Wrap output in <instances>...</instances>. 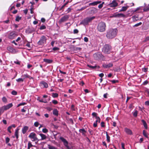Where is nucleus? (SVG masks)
I'll list each match as a JSON object with an SVG mask.
<instances>
[{"instance_id":"13d9d810","label":"nucleus","mask_w":149,"mask_h":149,"mask_svg":"<svg viewBox=\"0 0 149 149\" xmlns=\"http://www.w3.org/2000/svg\"><path fill=\"white\" fill-rule=\"evenodd\" d=\"M74 106L73 104H72L71 106V109L72 110L74 111L75 109L74 108Z\"/></svg>"},{"instance_id":"6e6552de","label":"nucleus","mask_w":149,"mask_h":149,"mask_svg":"<svg viewBox=\"0 0 149 149\" xmlns=\"http://www.w3.org/2000/svg\"><path fill=\"white\" fill-rule=\"evenodd\" d=\"M59 139L63 143V145L68 149H70V147L68 146V142L62 137H60Z\"/></svg>"},{"instance_id":"79ce46f5","label":"nucleus","mask_w":149,"mask_h":149,"mask_svg":"<svg viewBox=\"0 0 149 149\" xmlns=\"http://www.w3.org/2000/svg\"><path fill=\"white\" fill-rule=\"evenodd\" d=\"M92 115L93 116V117H95V118H96V117H97V114L95 112H93L92 114Z\"/></svg>"},{"instance_id":"ea45409f","label":"nucleus","mask_w":149,"mask_h":149,"mask_svg":"<svg viewBox=\"0 0 149 149\" xmlns=\"http://www.w3.org/2000/svg\"><path fill=\"white\" fill-rule=\"evenodd\" d=\"M142 24V23L141 22H140L139 23L136 24L135 25L133 26L134 27H137L140 25H141Z\"/></svg>"},{"instance_id":"58836bf2","label":"nucleus","mask_w":149,"mask_h":149,"mask_svg":"<svg viewBox=\"0 0 149 149\" xmlns=\"http://www.w3.org/2000/svg\"><path fill=\"white\" fill-rule=\"evenodd\" d=\"M104 2H102L101 4H100L99 5V6H98V8L99 9L103 7V4H104Z\"/></svg>"},{"instance_id":"bf43d9fd","label":"nucleus","mask_w":149,"mask_h":149,"mask_svg":"<svg viewBox=\"0 0 149 149\" xmlns=\"http://www.w3.org/2000/svg\"><path fill=\"white\" fill-rule=\"evenodd\" d=\"M52 102L54 104H56L58 103V101L55 100H53L52 101Z\"/></svg>"},{"instance_id":"aec40b11","label":"nucleus","mask_w":149,"mask_h":149,"mask_svg":"<svg viewBox=\"0 0 149 149\" xmlns=\"http://www.w3.org/2000/svg\"><path fill=\"white\" fill-rule=\"evenodd\" d=\"M141 121L145 129H147V125L146 121L144 120H141Z\"/></svg>"},{"instance_id":"f257e3e1","label":"nucleus","mask_w":149,"mask_h":149,"mask_svg":"<svg viewBox=\"0 0 149 149\" xmlns=\"http://www.w3.org/2000/svg\"><path fill=\"white\" fill-rule=\"evenodd\" d=\"M118 30L116 29H110L108 30L107 32L106 37L109 39L115 38L116 36Z\"/></svg>"},{"instance_id":"4d7b16f0","label":"nucleus","mask_w":149,"mask_h":149,"mask_svg":"<svg viewBox=\"0 0 149 149\" xmlns=\"http://www.w3.org/2000/svg\"><path fill=\"white\" fill-rule=\"evenodd\" d=\"M39 125V123L38 122H35L34 123V125L36 127H38Z\"/></svg>"},{"instance_id":"9d476101","label":"nucleus","mask_w":149,"mask_h":149,"mask_svg":"<svg viewBox=\"0 0 149 149\" xmlns=\"http://www.w3.org/2000/svg\"><path fill=\"white\" fill-rule=\"evenodd\" d=\"M126 17V15L123 14V13H114L113 15L111 16V17H118V18H120V17Z\"/></svg>"},{"instance_id":"a18cd8bd","label":"nucleus","mask_w":149,"mask_h":149,"mask_svg":"<svg viewBox=\"0 0 149 149\" xmlns=\"http://www.w3.org/2000/svg\"><path fill=\"white\" fill-rule=\"evenodd\" d=\"M59 49H60L58 47H53L52 49L53 51H57V50H59Z\"/></svg>"},{"instance_id":"7c9ffc66","label":"nucleus","mask_w":149,"mask_h":149,"mask_svg":"<svg viewBox=\"0 0 149 149\" xmlns=\"http://www.w3.org/2000/svg\"><path fill=\"white\" fill-rule=\"evenodd\" d=\"M106 137H107V142H109L110 141V136L108 135L107 132H106Z\"/></svg>"},{"instance_id":"0e129e2a","label":"nucleus","mask_w":149,"mask_h":149,"mask_svg":"<svg viewBox=\"0 0 149 149\" xmlns=\"http://www.w3.org/2000/svg\"><path fill=\"white\" fill-rule=\"evenodd\" d=\"M88 132H89L90 134L91 135H93V131L89 129L88 130Z\"/></svg>"},{"instance_id":"6e6d98bb","label":"nucleus","mask_w":149,"mask_h":149,"mask_svg":"<svg viewBox=\"0 0 149 149\" xmlns=\"http://www.w3.org/2000/svg\"><path fill=\"white\" fill-rule=\"evenodd\" d=\"M65 7L63 5L62 6L61 8H60L59 9V11H61L62 10V11H63V9H64Z\"/></svg>"},{"instance_id":"9b49d317","label":"nucleus","mask_w":149,"mask_h":149,"mask_svg":"<svg viewBox=\"0 0 149 149\" xmlns=\"http://www.w3.org/2000/svg\"><path fill=\"white\" fill-rule=\"evenodd\" d=\"M40 86L44 88H47L48 87V84L44 81H41L40 83Z\"/></svg>"},{"instance_id":"f704fd0d","label":"nucleus","mask_w":149,"mask_h":149,"mask_svg":"<svg viewBox=\"0 0 149 149\" xmlns=\"http://www.w3.org/2000/svg\"><path fill=\"white\" fill-rule=\"evenodd\" d=\"M46 29V26L44 25H42L41 26H40V28H39V29L40 30H42L45 29Z\"/></svg>"},{"instance_id":"b1692460","label":"nucleus","mask_w":149,"mask_h":149,"mask_svg":"<svg viewBox=\"0 0 149 149\" xmlns=\"http://www.w3.org/2000/svg\"><path fill=\"white\" fill-rule=\"evenodd\" d=\"M39 135L41 137V139L40 140H42L45 139L47 138L46 136L45 135L43 134H42V133L40 134Z\"/></svg>"},{"instance_id":"a211bd4d","label":"nucleus","mask_w":149,"mask_h":149,"mask_svg":"<svg viewBox=\"0 0 149 149\" xmlns=\"http://www.w3.org/2000/svg\"><path fill=\"white\" fill-rule=\"evenodd\" d=\"M101 2V1H95L92 3H90L89 4V6L91 5L95 6L97 5L98 4L100 3Z\"/></svg>"},{"instance_id":"69168bd1","label":"nucleus","mask_w":149,"mask_h":149,"mask_svg":"<svg viewBox=\"0 0 149 149\" xmlns=\"http://www.w3.org/2000/svg\"><path fill=\"white\" fill-rule=\"evenodd\" d=\"M81 48L80 47H76L74 50H79V51H81Z\"/></svg>"},{"instance_id":"c756f323","label":"nucleus","mask_w":149,"mask_h":149,"mask_svg":"<svg viewBox=\"0 0 149 149\" xmlns=\"http://www.w3.org/2000/svg\"><path fill=\"white\" fill-rule=\"evenodd\" d=\"M24 80V78L22 79L21 78H19L16 79V81L18 82H23Z\"/></svg>"},{"instance_id":"4c0bfd02","label":"nucleus","mask_w":149,"mask_h":149,"mask_svg":"<svg viewBox=\"0 0 149 149\" xmlns=\"http://www.w3.org/2000/svg\"><path fill=\"white\" fill-rule=\"evenodd\" d=\"M33 145H32L31 143V142H29L28 143V149H30V148L33 146Z\"/></svg>"},{"instance_id":"f03ea898","label":"nucleus","mask_w":149,"mask_h":149,"mask_svg":"<svg viewBox=\"0 0 149 149\" xmlns=\"http://www.w3.org/2000/svg\"><path fill=\"white\" fill-rule=\"evenodd\" d=\"M95 18V16L87 17L83 20L80 22V24H83L84 26L88 25L89 22H91Z\"/></svg>"},{"instance_id":"393cba45","label":"nucleus","mask_w":149,"mask_h":149,"mask_svg":"<svg viewBox=\"0 0 149 149\" xmlns=\"http://www.w3.org/2000/svg\"><path fill=\"white\" fill-rule=\"evenodd\" d=\"M128 8V6H123L122 7L121 9L119 11V12H120L122 11H125Z\"/></svg>"},{"instance_id":"680f3d73","label":"nucleus","mask_w":149,"mask_h":149,"mask_svg":"<svg viewBox=\"0 0 149 149\" xmlns=\"http://www.w3.org/2000/svg\"><path fill=\"white\" fill-rule=\"evenodd\" d=\"M71 10V9L70 8H68L67 10H66V11L67 12V13H68L70 12Z\"/></svg>"},{"instance_id":"603ef678","label":"nucleus","mask_w":149,"mask_h":149,"mask_svg":"<svg viewBox=\"0 0 149 149\" xmlns=\"http://www.w3.org/2000/svg\"><path fill=\"white\" fill-rule=\"evenodd\" d=\"M78 32L79 31L77 29H74L73 31V33L74 34H77Z\"/></svg>"},{"instance_id":"49530a36","label":"nucleus","mask_w":149,"mask_h":149,"mask_svg":"<svg viewBox=\"0 0 149 149\" xmlns=\"http://www.w3.org/2000/svg\"><path fill=\"white\" fill-rule=\"evenodd\" d=\"M10 141V139L9 138L7 137L6 138V143H8Z\"/></svg>"},{"instance_id":"39448f33","label":"nucleus","mask_w":149,"mask_h":149,"mask_svg":"<svg viewBox=\"0 0 149 149\" xmlns=\"http://www.w3.org/2000/svg\"><path fill=\"white\" fill-rule=\"evenodd\" d=\"M47 40V37L45 36H42L41 37L39 40L38 42V45H42L46 43Z\"/></svg>"},{"instance_id":"3c124183","label":"nucleus","mask_w":149,"mask_h":149,"mask_svg":"<svg viewBox=\"0 0 149 149\" xmlns=\"http://www.w3.org/2000/svg\"><path fill=\"white\" fill-rule=\"evenodd\" d=\"M27 43L26 44V46H27L29 48H31V46H30V42H29L28 41H27Z\"/></svg>"},{"instance_id":"cd10ccee","label":"nucleus","mask_w":149,"mask_h":149,"mask_svg":"<svg viewBox=\"0 0 149 149\" xmlns=\"http://www.w3.org/2000/svg\"><path fill=\"white\" fill-rule=\"evenodd\" d=\"M19 130V129H17L15 132V135L17 139H18V132Z\"/></svg>"},{"instance_id":"dca6fc26","label":"nucleus","mask_w":149,"mask_h":149,"mask_svg":"<svg viewBox=\"0 0 149 149\" xmlns=\"http://www.w3.org/2000/svg\"><path fill=\"white\" fill-rule=\"evenodd\" d=\"M79 132H80L82 134V135L84 136H86V131L84 129L82 128V129H80L79 130Z\"/></svg>"},{"instance_id":"864d4df0","label":"nucleus","mask_w":149,"mask_h":149,"mask_svg":"<svg viewBox=\"0 0 149 149\" xmlns=\"http://www.w3.org/2000/svg\"><path fill=\"white\" fill-rule=\"evenodd\" d=\"M14 63L17 65H20V62L18 60H17L16 61H14Z\"/></svg>"},{"instance_id":"c85d7f7f","label":"nucleus","mask_w":149,"mask_h":149,"mask_svg":"<svg viewBox=\"0 0 149 149\" xmlns=\"http://www.w3.org/2000/svg\"><path fill=\"white\" fill-rule=\"evenodd\" d=\"M87 66L89 68H91L92 69H95L96 67H98V68H100V67L98 66H97V65H95L94 66H92L91 65H87Z\"/></svg>"},{"instance_id":"37998d69","label":"nucleus","mask_w":149,"mask_h":149,"mask_svg":"<svg viewBox=\"0 0 149 149\" xmlns=\"http://www.w3.org/2000/svg\"><path fill=\"white\" fill-rule=\"evenodd\" d=\"M42 131L44 133H46L48 132V130L46 128H43L42 130Z\"/></svg>"},{"instance_id":"ddd939ff","label":"nucleus","mask_w":149,"mask_h":149,"mask_svg":"<svg viewBox=\"0 0 149 149\" xmlns=\"http://www.w3.org/2000/svg\"><path fill=\"white\" fill-rule=\"evenodd\" d=\"M113 66V64L112 63H109L108 64H104L102 65L103 67L105 68L112 67Z\"/></svg>"},{"instance_id":"8fccbe9b","label":"nucleus","mask_w":149,"mask_h":149,"mask_svg":"<svg viewBox=\"0 0 149 149\" xmlns=\"http://www.w3.org/2000/svg\"><path fill=\"white\" fill-rule=\"evenodd\" d=\"M49 146L48 148L49 149H57V148L53 146H51L50 145H48Z\"/></svg>"},{"instance_id":"473e14b6","label":"nucleus","mask_w":149,"mask_h":149,"mask_svg":"<svg viewBox=\"0 0 149 149\" xmlns=\"http://www.w3.org/2000/svg\"><path fill=\"white\" fill-rule=\"evenodd\" d=\"M138 113V112L137 110H135L133 113V115L135 117H136L137 116Z\"/></svg>"},{"instance_id":"f8f14e48","label":"nucleus","mask_w":149,"mask_h":149,"mask_svg":"<svg viewBox=\"0 0 149 149\" xmlns=\"http://www.w3.org/2000/svg\"><path fill=\"white\" fill-rule=\"evenodd\" d=\"M109 5L111 7H115L118 6V3L116 0H114L109 4Z\"/></svg>"},{"instance_id":"052dcab7","label":"nucleus","mask_w":149,"mask_h":149,"mask_svg":"<svg viewBox=\"0 0 149 149\" xmlns=\"http://www.w3.org/2000/svg\"><path fill=\"white\" fill-rule=\"evenodd\" d=\"M52 96L54 97H56L58 96V94H52Z\"/></svg>"},{"instance_id":"7ed1b4c3","label":"nucleus","mask_w":149,"mask_h":149,"mask_svg":"<svg viewBox=\"0 0 149 149\" xmlns=\"http://www.w3.org/2000/svg\"><path fill=\"white\" fill-rule=\"evenodd\" d=\"M106 24L103 22H100L98 24L97 29L98 31L100 32H103L106 30Z\"/></svg>"},{"instance_id":"bb28decb","label":"nucleus","mask_w":149,"mask_h":149,"mask_svg":"<svg viewBox=\"0 0 149 149\" xmlns=\"http://www.w3.org/2000/svg\"><path fill=\"white\" fill-rule=\"evenodd\" d=\"M5 110H6L4 106L0 108V115L4 112Z\"/></svg>"},{"instance_id":"c03bdc74","label":"nucleus","mask_w":149,"mask_h":149,"mask_svg":"<svg viewBox=\"0 0 149 149\" xmlns=\"http://www.w3.org/2000/svg\"><path fill=\"white\" fill-rule=\"evenodd\" d=\"M148 68H142V70L144 72H146L148 71Z\"/></svg>"},{"instance_id":"f3484780","label":"nucleus","mask_w":149,"mask_h":149,"mask_svg":"<svg viewBox=\"0 0 149 149\" xmlns=\"http://www.w3.org/2000/svg\"><path fill=\"white\" fill-rule=\"evenodd\" d=\"M44 62L50 64L52 63L53 62V60L52 59L44 58L43 59Z\"/></svg>"},{"instance_id":"5fc2aeb1","label":"nucleus","mask_w":149,"mask_h":149,"mask_svg":"<svg viewBox=\"0 0 149 149\" xmlns=\"http://www.w3.org/2000/svg\"><path fill=\"white\" fill-rule=\"evenodd\" d=\"M111 81L113 84H115L116 83L118 82V81L117 80H112Z\"/></svg>"},{"instance_id":"de8ad7c7","label":"nucleus","mask_w":149,"mask_h":149,"mask_svg":"<svg viewBox=\"0 0 149 149\" xmlns=\"http://www.w3.org/2000/svg\"><path fill=\"white\" fill-rule=\"evenodd\" d=\"M26 104V103L25 102H22L19 104L17 106V107H18L20 106H23Z\"/></svg>"},{"instance_id":"20e7f679","label":"nucleus","mask_w":149,"mask_h":149,"mask_svg":"<svg viewBox=\"0 0 149 149\" xmlns=\"http://www.w3.org/2000/svg\"><path fill=\"white\" fill-rule=\"evenodd\" d=\"M111 46L108 44H105L102 49V51L105 54H109L111 49Z\"/></svg>"},{"instance_id":"423d86ee","label":"nucleus","mask_w":149,"mask_h":149,"mask_svg":"<svg viewBox=\"0 0 149 149\" xmlns=\"http://www.w3.org/2000/svg\"><path fill=\"white\" fill-rule=\"evenodd\" d=\"M18 36V34L16 32L14 31L10 32L8 36V38L10 39H14L15 38Z\"/></svg>"},{"instance_id":"0eeeda50","label":"nucleus","mask_w":149,"mask_h":149,"mask_svg":"<svg viewBox=\"0 0 149 149\" xmlns=\"http://www.w3.org/2000/svg\"><path fill=\"white\" fill-rule=\"evenodd\" d=\"M29 137L31 139H33V140L32 141H37V142H38L40 140L38 139L37 137L36 136V134L34 132L31 133L29 134Z\"/></svg>"},{"instance_id":"5701e85b","label":"nucleus","mask_w":149,"mask_h":149,"mask_svg":"<svg viewBox=\"0 0 149 149\" xmlns=\"http://www.w3.org/2000/svg\"><path fill=\"white\" fill-rule=\"evenodd\" d=\"M13 106V104L12 103H10L6 105V106H4V107L6 109V110H7L11 107H12Z\"/></svg>"},{"instance_id":"4be33fe9","label":"nucleus","mask_w":149,"mask_h":149,"mask_svg":"<svg viewBox=\"0 0 149 149\" xmlns=\"http://www.w3.org/2000/svg\"><path fill=\"white\" fill-rule=\"evenodd\" d=\"M29 127L27 126H24L22 129V132L23 134H25L28 130Z\"/></svg>"},{"instance_id":"774afa93","label":"nucleus","mask_w":149,"mask_h":149,"mask_svg":"<svg viewBox=\"0 0 149 149\" xmlns=\"http://www.w3.org/2000/svg\"><path fill=\"white\" fill-rule=\"evenodd\" d=\"M143 10L144 11H147L149 10V7L147 8H145L143 9Z\"/></svg>"},{"instance_id":"6ab92c4d","label":"nucleus","mask_w":149,"mask_h":149,"mask_svg":"<svg viewBox=\"0 0 149 149\" xmlns=\"http://www.w3.org/2000/svg\"><path fill=\"white\" fill-rule=\"evenodd\" d=\"M22 76L24 77V79L25 78H28L29 79H33V77H31V76H30L27 74H24L23 75H22Z\"/></svg>"},{"instance_id":"338daca9","label":"nucleus","mask_w":149,"mask_h":149,"mask_svg":"<svg viewBox=\"0 0 149 149\" xmlns=\"http://www.w3.org/2000/svg\"><path fill=\"white\" fill-rule=\"evenodd\" d=\"M145 104L147 106H149V101H147L145 102Z\"/></svg>"},{"instance_id":"412c9836","label":"nucleus","mask_w":149,"mask_h":149,"mask_svg":"<svg viewBox=\"0 0 149 149\" xmlns=\"http://www.w3.org/2000/svg\"><path fill=\"white\" fill-rule=\"evenodd\" d=\"M133 21L134 22H136L138 20V16L137 15H135L132 17Z\"/></svg>"},{"instance_id":"c9c22d12","label":"nucleus","mask_w":149,"mask_h":149,"mask_svg":"<svg viewBox=\"0 0 149 149\" xmlns=\"http://www.w3.org/2000/svg\"><path fill=\"white\" fill-rule=\"evenodd\" d=\"M148 40H149V36H147L145 38L144 40L143 41V42H145Z\"/></svg>"},{"instance_id":"e2e57ef3","label":"nucleus","mask_w":149,"mask_h":149,"mask_svg":"<svg viewBox=\"0 0 149 149\" xmlns=\"http://www.w3.org/2000/svg\"><path fill=\"white\" fill-rule=\"evenodd\" d=\"M84 40L85 42H87L88 41V38L87 37H85L84 38Z\"/></svg>"},{"instance_id":"4468645a","label":"nucleus","mask_w":149,"mask_h":149,"mask_svg":"<svg viewBox=\"0 0 149 149\" xmlns=\"http://www.w3.org/2000/svg\"><path fill=\"white\" fill-rule=\"evenodd\" d=\"M34 31V30L33 29L31 28H28L26 29L25 32L26 33L29 34L31 33Z\"/></svg>"},{"instance_id":"a19ab883","label":"nucleus","mask_w":149,"mask_h":149,"mask_svg":"<svg viewBox=\"0 0 149 149\" xmlns=\"http://www.w3.org/2000/svg\"><path fill=\"white\" fill-rule=\"evenodd\" d=\"M143 135L146 137L148 138V136L146 134V131L145 130H143Z\"/></svg>"},{"instance_id":"a878e982","label":"nucleus","mask_w":149,"mask_h":149,"mask_svg":"<svg viewBox=\"0 0 149 149\" xmlns=\"http://www.w3.org/2000/svg\"><path fill=\"white\" fill-rule=\"evenodd\" d=\"M53 113L56 116H58V111L56 109H54L53 111Z\"/></svg>"},{"instance_id":"1a4fd4ad","label":"nucleus","mask_w":149,"mask_h":149,"mask_svg":"<svg viewBox=\"0 0 149 149\" xmlns=\"http://www.w3.org/2000/svg\"><path fill=\"white\" fill-rule=\"evenodd\" d=\"M69 17V15H65L59 21V23L60 24H61L62 23L67 21Z\"/></svg>"},{"instance_id":"2f4dec72","label":"nucleus","mask_w":149,"mask_h":149,"mask_svg":"<svg viewBox=\"0 0 149 149\" xmlns=\"http://www.w3.org/2000/svg\"><path fill=\"white\" fill-rule=\"evenodd\" d=\"M21 19V17H20L19 16H17L16 18L15 21L17 22H19Z\"/></svg>"},{"instance_id":"72a5a7b5","label":"nucleus","mask_w":149,"mask_h":149,"mask_svg":"<svg viewBox=\"0 0 149 149\" xmlns=\"http://www.w3.org/2000/svg\"><path fill=\"white\" fill-rule=\"evenodd\" d=\"M2 100L3 101V102L5 103H6L7 102V100L5 97H3L2 98Z\"/></svg>"},{"instance_id":"09e8293b","label":"nucleus","mask_w":149,"mask_h":149,"mask_svg":"<svg viewBox=\"0 0 149 149\" xmlns=\"http://www.w3.org/2000/svg\"><path fill=\"white\" fill-rule=\"evenodd\" d=\"M148 81L147 80H146L145 81H144L143 82L142 85H146L147 84H148Z\"/></svg>"},{"instance_id":"2eb2a0df","label":"nucleus","mask_w":149,"mask_h":149,"mask_svg":"<svg viewBox=\"0 0 149 149\" xmlns=\"http://www.w3.org/2000/svg\"><path fill=\"white\" fill-rule=\"evenodd\" d=\"M125 132L130 135H132V131L129 129L126 128L125 129Z\"/></svg>"},{"instance_id":"e433bc0d","label":"nucleus","mask_w":149,"mask_h":149,"mask_svg":"<svg viewBox=\"0 0 149 149\" xmlns=\"http://www.w3.org/2000/svg\"><path fill=\"white\" fill-rule=\"evenodd\" d=\"M96 119L97 120H96L95 122L97 123V122L100 123V118L99 117H96Z\"/></svg>"}]
</instances>
